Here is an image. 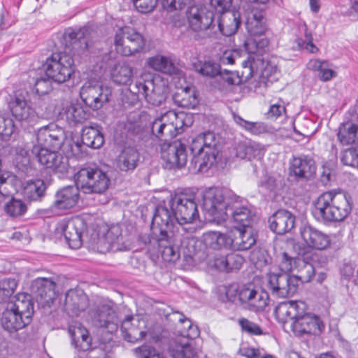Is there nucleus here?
I'll return each instance as SVG.
<instances>
[{"label": "nucleus", "mask_w": 358, "mask_h": 358, "mask_svg": "<svg viewBox=\"0 0 358 358\" xmlns=\"http://www.w3.org/2000/svg\"><path fill=\"white\" fill-rule=\"evenodd\" d=\"M176 224L178 220L169 207V200L155 207L151 223L153 239L163 259L169 262L177 261L181 255L187 257L196 252L197 240L189 234H182L179 229L175 232Z\"/></svg>", "instance_id": "obj_1"}, {"label": "nucleus", "mask_w": 358, "mask_h": 358, "mask_svg": "<svg viewBox=\"0 0 358 358\" xmlns=\"http://www.w3.org/2000/svg\"><path fill=\"white\" fill-rule=\"evenodd\" d=\"M202 208L213 219L231 218L240 227H250L255 217L248 203L227 189L209 188L203 195Z\"/></svg>", "instance_id": "obj_2"}, {"label": "nucleus", "mask_w": 358, "mask_h": 358, "mask_svg": "<svg viewBox=\"0 0 358 358\" xmlns=\"http://www.w3.org/2000/svg\"><path fill=\"white\" fill-rule=\"evenodd\" d=\"M306 305L301 301H286L280 303L274 313L282 323H290L292 330L296 336L320 334L324 324L317 315L306 313Z\"/></svg>", "instance_id": "obj_3"}, {"label": "nucleus", "mask_w": 358, "mask_h": 358, "mask_svg": "<svg viewBox=\"0 0 358 358\" xmlns=\"http://www.w3.org/2000/svg\"><path fill=\"white\" fill-rule=\"evenodd\" d=\"M134 89L126 91L122 96V106L124 110L129 109L138 102L141 94L147 102L153 106H160L166 100L168 81L159 75H146L136 80Z\"/></svg>", "instance_id": "obj_4"}, {"label": "nucleus", "mask_w": 358, "mask_h": 358, "mask_svg": "<svg viewBox=\"0 0 358 358\" xmlns=\"http://www.w3.org/2000/svg\"><path fill=\"white\" fill-rule=\"evenodd\" d=\"M351 201V197L341 192H325L314 201L312 214L320 222L343 221L352 211Z\"/></svg>", "instance_id": "obj_5"}, {"label": "nucleus", "mask_w": 358, "mask_h": 358, "mask_svg": "<svg viewBox=\"0 0 358 358\" xmlns=\"http://www.w3.org/2000/svg\"><path fill=\"white\" fill-rule=\"evenodd\" d=\"M220 150L219 135L210 131L199 134L190 144L192 158L189 169L194 172H206L215 163Z\"/></svg>", "instance_id": "obj_6"}, {"label": "nucleus", "mask_w": 358, "mask_h": 358, "mask_svg": "<svg viewBox=\"0 0 358 358\" xmlns=\"http://www.w3.org/2000/svg\"><path fill=\"white\" fill-rule=\"evenodd\" d=\"M298 274L289 273H271L268 274V288L273 295L278 297L293 296L298 289L299 282H308L315 276V269L313 264L303 259L298 261Z\"/></svg>", "instance_id": "obj_7"}, {"label": "nucleus", "mask_w": 358, "mask_h": 358, "mask_svg": "<svg viewBox=\"0 0 358 358\" xmlns=\"http://www.w3.org/2000/svg\"><path fill=\"white\" fill-rule=\"evenodd\" d=\"M187 327L186 335L176 336L170 341L169 353L172 358H203L201 352L194 346V338L199 334V329L187 318L179 319Z\"/></svg>", "instance_id": "obj_8"}, {"label": "nucleus", "mask_w": 358, "mask_h": 358, "mask_svg": "<svg viewBox=\"0 0 358 358\" xmlns=\"http://www.w3.org/2000/svg\"><path fill=\"white\" fill-rule=\"evenodd\" d=\"M75 178L76 184L84 194H103L110 182L106 173L97 166L82 168Z\"/></svg>", "instance_id": "obj_9"}, {"label": "nucleus", "mask_w": 358, "mask_h": 358, "mask_svg": "<svg viewBox=\"0 0 358 358\" xmlns=\"http://www.w3.org/2000/svg\"><path fill=\"white\" fill-rule=\"evenodd\" d=\"M45 76L52 81L63 83L74 73V60L66 53H53L43 64Z\"/></svg>", "instance_id": "obj_10"}, {"label": "nucleus", "mask_w": 358, "mask_h": 358, "mask_svg": "<svg viewBox=\"0 0 358 358\" xmlns=\"http://www.w3.org/2000/svg\"><path fill=\"white\" fill-rule=\"evenodd\" d=\"M69 333L71 343L78 351L74 358H106V352L101 347H92L89 331L80 324L70 326Z\"/></svg>", "instance_id": "obj_11"}, {"label": "nucleus", "mask_w": 358, "mask_h": 358, "mask_svg": "<svg viewBox=\"0 0 358 358\" xmlns=\"http://www.w3.org/2000/svg\"><path fill=\"white\" fill-rule=\"evenodd\" d=\"M112 89L103 85L99 80L91 79L86 81L80 90L82 102L93 110L100 109L109 101Z\"/></svg>", "instance_id": "obj_12"}, {"label": "nucleus", "mask_w": 358, "mask_h": 358, "mask_svg": "<svg viewBox=\"0 0 358 358\" xmlns=\"http://www.w3.org/2000/svg\"><path fill=\"white\" fill-rule=\"evenodd\" d=\"M56 230L64 235L66 243L71 249L80 248L84 238L87 236V224L82 216L60 222Z\"/></svg>", "instance_id": "obj_13"}, {"label": "nucleus", "mask_w": 358, "mask_h": 358, "mask_svg": "<svg viewBox=\"0 0 358 358\" xmlns=\"http://www.w3.org/2000/svg\"><path fill=\"white\" fill-rule=\"evenodd\" d=\"M169 207L174 210L180 226L192 223L199 217L197 205L192 195L181 192L171 196Z\"/></svg>", "instance_id": "obj_14"}, {"label": "nucleus", "mask_w": 358, "mask_h": 358, "mask_svg": "<svg viewBox=\"0 0 358 358\" xmlns=\"http://www.w3.org/2000/svg\"><path fill=\"white\" fill-rule=\"evenodd\" d=\"M80 189L78 185H68L59 189L47 213L51 215H62L76 206L79 200Z\"/></svg>", "instance_id": "obj_15"}, {"label": "nucleus", "mask_w": 358, "mask_h": 358, "mask_svg": "<svg viewBox=\"0 0 358 358\" xmlns=\"http://www.w3.org/2000/svg\"><path fill=\"white\" fill-rule=\"evenodd\" d=\"M161 158L167 169H181L187 162V145L181 140L161 143Z\"/></svg>", "instance_id": "obj_16"}, {"label": "nucleus", "mask_w": 358, "mask_h": 358, "mask_svg": "<svg viewBox=\"0 0 358 358\" xmlns=\"http://www.w3.org/2000/svg\"><path fill=\"white\" fill-rule=\"evenodd\" d=\"M114 43L117 53L130 56L143 49L145 41L141 34L130 27H126L116 33Z\"/></svg>", "instance_id": "obj_17"}, {"label": "nucleus", "mask_w": 358, "mask_h": 358, "mask_svg": "<svg viewBox=\"0 0 358 358\" xmlns=\"http://www.w3.org/2000/svg\"><path fill=\"white\" fill-rule=\"evenodd\" d=\"M31 152L35 155L38 162L46 169L59 173H66L69 169V159L63 154L47 148L33 145Z\"/></svg>", "instance_id": "obj_18"}, {"label": "nucleus", "mask_w": 358, "mask_h": 358, "mask_svg": "<svg viewBox=\"0 0 358 358\" xmlns=\"http://www.w3.org/2000/svg\"><path fill=\"white\" fill-rule=\"evenodd\" d=\"M238 300L250 311L264 310L268 304V295L266 292L257 289L254 284L244 285L239 288Z\"/></svg>", "instance_id": "obj_19"}, {"label": "nucleus", "mask_w": 358, "mask_h": 358, "mask_svg": "<svg viewBox=\"0 0 358 358\" xmlns=\"http://www.w3.org/2000/svg\"><path fill=\"white\" fill-rule=\"evenodd\" d=\"M94 246L100 253L127 250L123 242L122 229L119 225L111 226L102 236L94 241Z\"/></svg>", "instance_id": "obj_20"}, {"label": "nucleus", "mask_w": 358, "mask_h": 358, "mask_svg": "<svg viewBox=\"0 0 358 358\" xmlns=\"http://www.w3.org/2000/svg\"><path fill=\"white\" fill-rule=\"evenodd\" d=\"M103 60H106V64H101V69L110 67V74L112 80L120 85H129L131 83L134 77V69L127 62L114 61L108 55L103 56Z\"/></svg>", "instance_id": "obj_21"}, {"label": "nucleus", "mask_w": 358, "mask_h": 358, "mask_svg": "<svg viewBox=\"0 0 358 358\" xmlns=\"http://www.w3.org/2000/svg\"><path fill=\"white\" fill-rule=\"evenodd\" d=\"M189 27L194 31L214 28V14L204 6H192L187 11Z\"/></svg>", "instance_id": "obj_22"}, {"label": "nucleus", "mask_w": 358, "mask_h": 358, "mask_svg": "<svg viewBox=\"0 0 358 358\" xmlns=\"http://www.w3.org/2000/svg\"><path fill=\"white\" fill-rule=\"evenodd\" d=\"M260 62L259 59H255L251 56L248 57L245 60L241 62L242 71L241 75L239 72H232L224 70L219 76L230 85H240L246 82L250 79L255 73L258 71V64Z\"/></svg>", "instance_id": "obj_23"}, {"label": "nucleus", "mask_w": 358, "mask_h": 358, "mask_svg": "<svg viewBox=\"0 0 358 358\" xmlns=\"http://www.w3.org/2000/svg\"><path fill=\"white\" fill-rule=\"evenodd\" d=\"M316 164L313 158L308 155L294 157L290 163V174L298 180H308L316 173Z\"/></svg>", "instance_id": "obj_24"}, {"label": "nucleus", "mask_w": 358, "mask_h": 358, "mask_svg": "<svg viewBox=\"0 0 358 358\" xmlns=\"http://www.w3.org/2000/svg\"><path fill=\"white\" fill-rule=\"evenodd\" d=\"M5 101L10 112L34 111L38 105L26 90H19L15 91L13 94H8L6 96Z\"/></svg>", "instance_id": "obj_25"}, {"label": "nucleus", "mask_w": 358, "mask_h": 358, "mask_svg": "<svg viewBox=\"0 0 358 358\" xmlns=\"http://www.w3.org/2000/svg\"><path fill=\"white\" fill-rule=\"evenodd\" d=\"M54 125L39 129L36 134L37 144L41 148L58 150L64 140V133L62 128L52 129Z\"/></svg>", "instance_id": "obj_26"}, {"label": "nucleus", "mask_w": 358, "mask_h": 358, "mask_svg": "<svg viewBox=\"0 0 358 358\" xmlns=\"http://www.w3.org/2000/svg\"><path fill=\"white\" fill-rule=\"evenodd\" d=\"M300 234L305 243L310 248L323 250L330 245L329 236L309 224L303 226Z\"/></svg>", "instance_id": "obj_27"}, {"label": "nucleus", "mask_w": 358, "mask_h": 358, "mask_svg": "<svg viewBox=\"0 0 358 358\" xmlns=\"http://www.w3.org/2000/svg\"><path fill=\"white\" fill-rule=\"evenodd\" d=\"M229 249L233 250H247L257 241L256 235L251 227L236 229L233 234H229Z\"/></svg>", "instance_id": "obj_28"}, {"label": "nucleus", "mask_w": 358, "mask_h": 358, "mask_svg": "<svg viewBox=\"0 0 358 358\" xmlns=\"http://www.w3.org/2000/svg\"><path fill=\"white\" fill-rule=\"evenodd\" d=\"M95 324L106 329L110 334L116 331L119 327V320L115 310L108 304L100 306L94 317Z\"/></svg>", "instance_id": "obj_29"}, {"label": "nucleus", "mask_w": 358, "mask_h": 358, "mask_svg": "<svg viewBox=\"0 0 358 358\" xmlns=\"http://www.w3.org/2000/svg\"><path fill=\"white\" fill-rule=\"evenodd\" d=\"M6 305L18 315H21L26 322L31 323L34 314V303L29 294L18 293L10 298Z\"/></svg>", "instance_id": "obj_30"}, {"label": "nucleus", "mask_w": 358, "mask_h": 358, "mask_svg": "<svg viewBox=\"0 0 358 358\" xmlns=\"http://www.w3.org/2000/svg\"><path fill=\"white\" fill-rule=\"evenodd\" d=\"M295 216L288 210H278L268 219L270 229L278 234H284L290 231L294 227Z\"/></svg>", "instance_id": "obj_31"}, {"label": "nucleus", "mask_w": 358, "mask_h": 358, "mask_svg": "<svg viewBox=\"0 0 358 358\" xmlns=\"http://www.w3.org/2000/svg\"><path fill=\"white\" fill-rule=\"evenodd\" d=\"M88 306V298L80 289H70L66 293L64 308L71 316H78Z\"/></svg>", "instance_id": "obj_32"}, {"label": "nucleus", "mask_w": 358, "mask_h": 358, "mask_svg": "<svg viewBox=\"0 0 358 358\" xmlns=\"http://www.w3.org/2000/svg\"><path fill=\"white\" fill-rule=\"evenodd\" d=\"M234 122L241 128L252 135L259 136L262 134L273 135L275 133V129L262 122H251L245 120L238 113H232Z\"/></svg>", "instance_id": "obj_33"}, {"label": "nucleus", "mask_w": 358, "mask_h": 358, "mask_svg": "<svg viewBox=\"0 0 358 358\" xmlns=\"http://www.w3.org/2000/svg\"><path fill=\"white\" fill-rule=\"evenodd\" d=\"M140 155L137 149L133 147L124 148L116 160L117 168L121 171H133L138 166Z\"/></svg>", "instance_id": "obj_34"}, {"label": "nucleus", "mask_w": 358, "mask_h": 358, "mask_svg": "<svg viewBox=\"0 0 358 358\" xmlns=\"http://www.w3.org/2000/svg\"><path fill=\"white\" fill-rule=\"evenodd\" d=\"M29 324L30 323L23 320L21 315H18L13 309L6 305L1 318V324L6 331L10 333L16 332Z\"/></svg>", "instance_id": "obj_35"}, {"label": "nucleus", "mask_w": 358, "mask_h": 358, "mask_svg": "<svg viewBox=\"0 0 358 358\" xmlns=\"http://www.w3.org/2000/svg\"><path fill=\"white\" fill-rule=\"evenodd\" d=\"M55 287L56 284L52 280L45 278H38L32 282L31 288L32 292L37 297H40L41 299L48 302L56 296L55 292Z\"/></svg>", "instance_id": "obj_36"}, {"label": "nucleus", "mask_w": 358, "mask_h": 358, "mask_svg": "<svg viewBox=\"0 0 358 358\" xmlns=\"http://www.w3.org/2000/svg\"><path fill=\"white\" fill-rule=\"evenodd\" d=\"M173 100L178 107L195 109L199 104V99L194 87L187 86L173 96Z\"/></svg>", "instance_id": "obj_37"}, {"label": "nucleus", "mask_w": 358, "mask_h": 358, "mask_svg": "<svg viewBox=\"0 0 358 358\" xmlns=\"http://www.w3.org/2000/svg\"><path fill=\"white\" fill-rule=\"evenodd\" d=\"M46 189L47 185L43 180H31L27 182L23 194L30 201H39L45 196Z\"/></svg>", "instance_id": "obj_38"}, {"label": "nucleus", "mask_w": 358, "mask_h": 358, "mask_svg": "<svg viewBox=\"0 0 358 358\" xmlns=\"http://www.w3.org/2000/svg\"><path fill=\"white\" fill-rule=\"evenodd\" d=\"M81 141L87 147L98 149L103 145L104 137L98 126H90L83 129Z\"/></svg>", "instance_id": "obj_39"}, {"label": "nucleus", "mask_w": 358, "mask_h": 358, "mask_svg": "<svg viewBox=\"0 0 358 358\" xmlns=\"http://www.w3.org/2000/svg\"><path fill=\"white\" fill-rule=\"evenodd\" d=\"M89 34V29L81 27L78 29H68L64 33V38L73 46V49H76L78 46L81 50H86L88 46L87 36Z\"/></svg>", "instance_id": "obj_40"}, {"label": "nucleus", "mask_w": 358, "mask_h": 358, "mask_svg": "<svg viewBox=\"0 0 358 358\" xmlns=\"http://www.w3.org/2000/svg\"><path fill=\"white\" fill-rule=\"evenodd\" d=\"M308 68L317 72L320 80L324 82L336 76V72L331 69V64L325 60L311 59L308 63Z\"/></svg>", "instance_id": "obj_41"}, {"label": "nucleus", "mask_w": 358, "mask_h": 358, "mask_svg": "<svg viewBox=\"0 0 358 358\" xmlns=\"http://www.w3.org/2000/svg\"><path fill=\"white\" fill-rule=\"evenodd\" d=\"M229 234L217 231H208L203 234L204 245L213 250H220L222 248H229Z\"/></svg>", "instance_id": "obj_42"}, {"label": "nucleus", "mask_w": 358, "mask_h": 358, "mask_svg": "<svg viewBox=\"0 0 358 358\" xmlns=\"http://www.w3.org/2000/svg\"><path fill=\"white\" fill-rule=\"evenodd\" d=\"M245 26L248 33L254 36H262L266 31L264 17L261 12H256L252 17H248Z\"/></svg>", "instance_id": "obj_43"}, {"label": "nucleus", "mask_w": 358, "mask_h": 358, "mask_svg": "<svg viewBox=\"0 0 358 358\" xmlns=\"http://www.w3.org/2000/svg\"><path fill=\"white\" fill-rule=\"evenodd\" d=\"M338 138L343 145L358 143V125L346 122L339 128Z\"/></svg>", "instance_id": "obj_44"}, {"label": "nucleus", "mask_w": 358, "mask_h": 358, "mask_svg": "<svg viewBox=\"0 0 358 358\" xmlns=\"http://www.w3.org/2000/svg\"><path fill=\"white\" fill-rule=\"evenodd\" d=\"M148 64L152 69L166 74H175L178 71L177 68L167 57L162 55L150 58Z\"/></svg>", "instance_id": "obj_45"}, {"label": "nucleus", "mask_w": 358, "mask_h": 358, "mask_svg": "<svg viewBox=\"0 0 358 358\" xmlns=\"http://www.w3.org/2000/svg\"><path fill=\"white\" fill-rule=\"evenodd\" d=\"M194 70L203 76L213 78L222 73L220 64L212 61H198L193 64Z\"/></svg>", "instance_id": "obj_46"}, {"label": "nucleus", "mask_w": 358, "mask_h": 358, "mask_svg": "<svg viewBox=\"0 0 358 358\" xmlns=\"http://www.w3.org/2000/svg\"><path fill=\"white\" fill-rule=\"evenodd\" d=\"M255 37V38L252 39H248L246 41H245V49L248 55L247 58L251 56L255 59V57L252 55L253 54L264 50L268 45L269 41L267 38H262L261 36Z\"/></svg>", "instance_id": "obj_47"}, {"label": "nucleus", "mask_w": 358, "mask_h": 358, "mask_svg": "<svg viewBox=\"0 0 358 358\" xmlns=\"http://www.w3.org/2000/svg\"><path fill=\"white\" fill-rule=\"evenodd\" d=\"M51 78H40L36 80L34 90L36 94L33 96V100H34L38 104L41 99V96L47 95L51 92L52 87L51 83Z\"/></svg>", "instance_id": "obj_48"}, {"label": "nucleus", "mask_w": 358, "mask_h": 358, "mask_svg": "<svg viewBox=\"0 0 358 358\" xmlns=\"http://www.w3.org/2000/svg\"><path fill=\"white\" fill-rule=\"evenodd\" d=\"M17 282L14 278H4L0 281V303L6 302V299L11 298Z\"/></svg>", "instance_id": "obj_49"}, {"label": "nucleus", "mask_w": 358, "mask_h": 358, "mask_svg": "<svg viewBox=\"0 0 358 358\" xmlns=\"http://www.w3.org/2000/svg\"><path fill=\"white\" fill-rule=\"evenodd\" d=\"M5 211L11 217L20 216L27 211V206L22 200L12 198L6 204Z\"/></svg>", "instance_id": "obj_50"}, {"label": "nucleus", "mask_w": 358, "mask_h": 358, "mask_svg": "<svg viewBox=\"0 0 358 358\" xmlns=\"http://www.w3.org/2000/svg\"><path fill=\"white\" fill-rule=\"evenodd\" d=\"M259 153L257 145L252 143H243L238 145L236 150V155L241 159H251L255 157Z\"/></svg>", "instance_id": "obj_51"}, {"label": "nucleus", "mask_w": 358, "mask_h": 358, "mask_svg": "<svg viewBox=\"0 0 358 358\" xmlns=\"http://www.w3.org/2000/svg\"><path fill=\"white\" fill-rule=\"evenodd\" d=\"M341 160L344 165L358 167V147L349 148L342 152Z\"/></svg>", "instance_id": "obj_52"}, {"label": "nucleus", "mask_w": 358, "mask_h": 358, "mask_svg": "<svg viewBox=\"0 0 358 358\" xmlns=\"http://www.w3.org/2000/svg\"><path fill=\"white\" fill-rule=\"evenodd\" d=\"M305 39L299 38L296 39L297 44L301 49H305L311 53H315L318 50V48L313 43V35L306 27L304 26Z\"/></svg>", "instance_id": "obj_53"}, {"label": "nucleus", "mask_w": 358, "mask_h": 358, "mask_svg": "<svg viewBox=\"0 0 358 358\" xmlns=\"http://www.w3.org/2000/svg\"><path fill=\"white\" fill-rule=\"evenodd\" d=\"M90 113H58L59 116L64 118L65 116L69 127H73L83 124L89 118Z\"/></svg>", "instance_id": "obj_54"}, {"label": "nucleus", "mask_w": 358, "mask_h": 358, "mask_svg": "<svg viewBox=\"0 0 358 358\" xmlns=\"http://www.w3.org/2000/svg\"><path fill=\"white\" fill-rule=\"evenodd\" d=\"M14 131L13 119L0 116V136L3 138H9Z\"/></svg>", "instance_id": "obj_55"}, {"label": "nucleus", "mask_w": 358, "mask_h": 358, "mask_svg": "<svg viewBox=\"0 0 358 358\" xmlns=\"http://www.w3.org/2000/svg\"><path fill=\"white\" fill-rule=\"evenodd\" d=\"M299 259L292 257L285 252H282L280 257V271L278 273H288L292 271L294 266H298Z\"/></svg>", "instance_id": "obj_56"}, {"label": "nucleus", "mask_w": 358, "mask_h": 358, "mask_svg": "<svg viewBox=\"0 0 358 358\" xmlns=\"http://www.w3.org/2000/svg\"><path fill=\"white\" fill-rule=\"evenodd\" d=\"M227 266V272L239 270L243 262L244 258L236 253H229L225 255Z\"/></svg>", "instance_id": "obj_57"}, {"label": "nucleus", "mask_w": 358, "mask_h": 358, "mask_svg": "<svg viewBox=\"0 0 358 358\" xmlns=\"http://www.w3.org/2000/svg\"><path fill=\"white\" fill-rule=\"evenodd\" d=\"M241 51L238 50H226L223 52L220 57V62L222 64H234L236 62H240L243 59H241Z\"/></svg>", "instance_id": "obj_58"}, {"label": "nucleus", "mask_w": 358, "mask_h": 358, "mask_svg": "<svg viewBox=\"0 0 358 358\" xmlns=\"http://www.w3.org/2000/svg\"><path fill=\"white\" fill-rule=\"evenodd\" d=\"M178 131L181 132L185 128L191 127L194 122L193 113H173Z\"/></svg>", "instance_id": "obj_59"}, {"label": "nucleus", "mask_w": 358, "mask_h": 358, "mask_svg": "<svg viewBox=\"0 0 358 358\" xmlns=\"http://www.w3.org/2000/svg\"><path fill=\"white\" fill-rule=\"evenodd\" d=\"M278 180L270 176H265L259 183V187L264 189L266 192H275L278 188Z\"/></svg>", "instance_id": "obj_60"}, {"label": "nucleus", "mask_w": 358, "mask_h": 358, "mask_svg": "<svg viewBox=\"0 0 358 358\" xmlns=\"http://www.w3.org/2000/svg\"><path fill=\"white\" fill-rule=\"evenodd\" d=\"M239 324L243 331L251 335H261L262 334L260 327L248 319L242 318L239 320Z\"/></svg>", "instance_id": "obj_61"}, {"label": "nucleus", "mask_w": 358, "mask_h": 358, "mask_svg": "<svg viewBox=\"0 0 358 358\" xmlns=\"http://www.w3.org/2000/svg\"><path fill=\"white\" fill-rule=\"evenodd\" d=\"M132 1L140 13H148L155 8L158 0H132Z\"/></svg>", "instance_id": "obj_62"}, {"label": "nucleus", "mask_w": 358, "mask_h": 358, "mask_svg": "<svg viewBox=\"0 0 358 358\" xmlns=\"http://www.w3.org/2000/svg\"><path fill=\"white\" fill-rule=\"evenodd\" d=\"M146 335V331L139 329L137 325L131 328L129 331L124 334L125 341L130 343H136L142 340Z\"/></svg>", "instance_id": "obj_63"}, {"label": "nucleus", "mask_w": 358, "mask_h": 358, "mask_svg": "<svg viewBox=\"0 0 358 358\" xmlns=\"http://www.w3.org/2000/svg\"><path fill=\"white\" fill-rule=\"evenodd\" d=\"M140 354V358H164L155 348L144 345L136 349Z\"/></svg>", "instance_id": "obj_64"}]
</instances>
